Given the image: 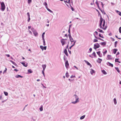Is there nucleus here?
Instances as JSON below:
<instances>
[{
	"label": "nucleus",
	"mask_w": 121,
	"mask_h": 121,
	"mask_svg": "<svg viewBox=\"0 0 121 121\" xmlns=\"http://www.w3.org/2000/svg\"><path fill=\"white\" fill-rule=\"evenodd\" d=\"M96 30L98 32H100L103 33H104V32L102 30H101L99 28H98Z\"/></svg>",
	"instance_id": "6ab92c4d"
},
{
	"label": "nucleus",
	"mask_w": 121,
	"mask_h": 121,
	"mask_svg": "<svg viewBox=\"0 0 121 121\" xmlns=\"http://www.w3.org/2000/svg\"><path fill=\"white\" fill-rule=\"evenodd\" d=\"M102 13L104 15L106 14V13L104 11V10H103V11L102 12Z\"/></svg>",
	"instance_id": "4d7b16f0"
},
{
	"label": "nucleus",
	"mask_w": 121,
	"mask_h": 121,
	"mask_svg": "<svg viewBox=\"0 0 121 121\" xmlns=\"http://www.w3.org/2000/svg\"><path fill=\"white\" fill-rule=\"evenodd\" d=\"M44 5L45 6H47L48 5L47 3L46 2H45L44 3Z\"/></svg>",
	"instance_id": "bf43d9fd"
},
{
	"label": "nucleus",
	"mask_w": 121,
	"mask_h": 121,
	"mask_svg": "<svg viewBox=\"0 0 121 121\" xmlns=\"http://www.w3.org/2000/svg\"><path fill=\"white\" fill-rule=\"evenodd\" d=\"M91 71H90V73L91 74H92L93 73H95V71L92 69H91Z\"/></svg>",
	"instance_id": "2f4dec72"
},
{
	"label": "nucleus",
	"mask_w": 121,
	"mask_h": 121,
	"mask_svg": "<svg viewBox=\"0 0 121 121\" xmlns=\"http://www.w3.org/2000/svg\"><path fill=\"white\" fill-rule=\"evenodd\" d=\"M73 96H74L76 100L75 101L72 102L71 103L73 104H75L79 102V98L78 96L76 95H74Z\"/></svg>",
	"instance_id": "f257e3e1"
},
{
	"label": "nucleus",
	"mask_w": 121,
	"mask_h": 121,
	"mask_svg": "<svg viewBox=\"0 0 121 121\" xmlns=\"http://www.w3.org/2000/svg\"><path fill=\"white\" fill-rule=\"evenodd\" d=\"M4 93L5 96H7L8 95V93L7 92L4 91Z\"/></svg>",
	"instance_id": "a19ab883"
},
{
	"label": "nucleus",
	"mask_w": 121,
	"mask_h": 121,
	"mask_svg": "<svg viewBox=\"0 0 121 121\" xmlns=\"http://www.w3.org/2000/svg\"><path fill=\"white\" fill-rule=\"evenodd\" d=\"M92 48H90L89 49V50L90 51V52H88L90 53L91 52V51H92Z\"/></svg>",
	"instance_id": "864d4df0"
},
{
	"label": "nucleus",
	"mask_w": 121,
	"mask_h": 121,
	"mask_svg": "<svg viewBox=\"0 0 121 121\" xmlns=\"http://www.w3.org/2000/svg\"><path fill=\"white\" fill-rule=\"evenodd\" d=\"M28 73H32L33 72L32 71L31 69L28 70Z\"/></svg>",
	"instance_id": "f704fd0d"
},
{
	"label": "nucleus",
	"mask_w": 121,
	"mask_h": 121,
	"mask_svg": "<svg viewBox=\"0 0 121 121\" xmlns=\"http://www.w3.org/2000/svg\"><path fill=\"white\" fill-rule=\"evenodd\" d=\"M15 77L16 78H22L23 77L20 75H17L15 76Z\"/></svg>",
	"instance_id": "412c9836"
},
{
	"label": "nucleus",
	"mask_w": 121,
	"mask_h": 121,
	"mask_svg": "<svg viewBox=\"0 0 121 121\" xmlns=\"http://www.w3.org/2000/svg\"><path fill=\"white\" fill-rule=\"evenodd\" d=\"M47 10L48 11H49L50 12H51V13H53V12L52 11V10H50L48 8H47Z\"/></svg>",
	"instance_id": "ea45409f"
},
{
	"label": "nucleus",
	"mask_w": 121,
	"mask_h": 121,
	"mask_svg": "<svg viewBox=\"0 0 121 121\" xmlns=\"http://www.w3.org/2000/svg\"><path fill=\"white\" fill-rule=\"evenodd\" d=\"M112 58L111 57V56L110 55H107V57L106 58L107 60H112Z\"/></svg>",
	"instance_id": "ddd939ff"
},
{
	"label": "nucleus",
	"mask_w": 121,
	"mask_h": 121,
	"mask_svg": "<svg viewBox=\"0 0 121 121\" xmlns=\"http://www.w3.org/2000/svg\"><path fill=\"white\" fill-rule=\"evenodd\" d=\"M98 41V40L97 39H94V42H96Z\"/></svg>",
	"instance_id": "09e8293b"
},
{
	"label": "nucleus",
	"mask_w": 121,
	"mask_h": 121,
	"mask_svg": "<svg viewBox=\"0 0 121 121\" xmlns=\"http://www.w3.org/2000/svg\"><path fill=\"white\" fill-rule=\"evenodd\" d=\"M76 42V40H74V42H73V44H72V45L70 47H69V49H71L72 48L74 45L75 44V43Z\"/></svg>",
	"instance_id": "9b49d317"
},
{
	"label": "nucleus",
	"mask_w": 121,
	"mask_h": 121,
	"mask_svg": "<svg viewBox=\"0 0 121 121\" xmlns=\"http://www.w3.org/2000/svg\"><path fill=\"white\" fill-rule=\"evenodd\" d=\"M61 43H62V45L63 46L65 44V41L63 39H62L60 41Z\"/></svg>",
	"instance_id": "f8f14e48"
},
{
	"label": "nucleus",
	"mask_w": 121,
	"mask_h": 121,
	"mask_svg": "<svg viewBox=\"0 0 121 121\" xmlns=\"http://www.w3.org/2000/svg\"><path fill=\"white\" fill-rule=\"evenodd\" d=\"M65 75L66 77L67 78H68L69 77V75H68V72H67L65 74Z\"/></svg>",
	"instance_id": "a18cd8bd"
},
{
	"label": "nucleus",
	"mask_w": 121,
	"mask_h": 121,
	"mask_svg": "<svg viewBox=\"0 0 121 121\" xmlns=\"http://www.w3.org/2000/svg\"><path fill=\"white\" fill-rule=\"evenodd\" d=\"M119 32L121 33V27H119Z\"/></svg>",
	"instance_id": "3c124183"
},
{
	"label": "nucleus",
	"mask_w": 121,
	"mask_h": 121,
	"mask_svg": "<svg viewBox=\"0 0 121 121\" xmlns=\"http://www.w3.org/2000/svg\"><path fill=\"white\" fill-rule=\"evenodd\" d=\"M116 11L117 13H118L120 16H121V12L117 10H116Z\"/></svg>",
	"instance_id": "bb28decb"
},
{
	"label": "nucleus",
	"mask_w": 121,
	"mask_h": 121,
	"mask_svg": "<svg viewBox=\"0 0 121 121\" xmlns=\"http://www.w3.org/2000/svg\"><path fill=\"white\" fill-rule=\"evenodd\" d=\"M104 20L103 19V18H102L101 16H100V23H102L103 22Z\"/></svg>",
	"instance_id": "a211bd4d"
},
{
	"label": "nucleus",
	"mask_w": 121,
	"mask_h": 121,
	"mask_svg": "<svg viewBox=\"0 0 121 121\" xmlns=\"http://www.w3.org/2000/svg\"><path fill=\"white\" fill-rule=\"evenodd\" d=\"M102 23H99V26L100 27L101 29H104V30H105L106 28H107V26H105V27L104 28L103 27H102Z\"/></svg>",
	"instance_id": "423d86ee"
},
{
	"label": "nucleus",
	"mask_w": 121,
	"mask_h": 121,
	"mask_svg": "<svg viewBox=\"0 0 121 121\" xmlns=\"http://www.w3.org/2000/svg\"><path fill=\"white\" fill-rule=\"evenodd\" d=\"M74 67H75V68H76L77 69V70L78 69V68L77 67H76L75 66H74Z\"/></svg>",
	"instance_id": "e2e57ef3"
},
{
	"label": "nucleus",
	"mask_w": 121,
	"mask_h": 121,
	"mask_svg": "<svg viewBox=\"0 0 121 121\" xmlns=\"http://www.w3.org/2000/svg\"><path fill=\"white\" fill-rule=\"evenodd\" d=\"M45 34V32H43V33L42 35V39L43 38H44V35Z\"/></svg>",
	"instance_id": "4c0bfd02"
},
{
	"label": "nucleus",
	"mask_w": 121,
	"mask_h": 121,
	"mask_svg": "<svg viewBox=\"0 0 121 121\" xmlns=\"http://www.w3.org/2000/svg\"><path fill=\"white\" fill-rule=\"evenodd\" d=\"M70 6L71 7V9L73 11L74 10V9L71 6V5H70Z\"/></svg>",
	"instance_id": "603ef678"
},
{
	"label": "nucleus",
	"mask_w": 121,
	"mask_h": 121,
	"mask_svg": "<svg viewBox=\"0 0 121 121\" xmlns=\"http://www.w3.org/2000/svg\"><path fill=\"white\" fill-rule=\"evenodd\" d=\"M92 55H93L94 56V57L96 58V54H95V52H94L92 54Z\"/></svg>",
	"instance_id": "c85d7f7f"
},
{
	"label": "nucleus",
	"mask_w": 121,
	"mask_h": 121,
	"mask_svg": "<svg viewBox=\"0 0 121 121\" xmlns=\"http://www.w3.org/2000/svg\"><path fill=\"white\" fill-rule=\"evenodd\" d=\"M42 39L43 40V45L44 46H45L46 45V43L45 41L44 38H43Z\"/></svg>",
	"instance_id": "72a5a7b5"
},
{
	"label": "nucleus",
	"mask_w": 121,
	"mask_h": 121,
	"mask_svg": "<svg viewBox=\"0 0 121 121\" xmlns=\"http://www.w3.org/2000/svg\"><path fill=\"white\" fill-rule=\"evenodd\" d=\"M102 60V59L99 58L98 60H97V61L99 63H100Z\"/></svg>",
	"instance_id": "dca6fc26"
},
{
	"label": "nucleus",
	"mask_w": 121,
	"mask_h": 121,
	"mask_svg": "<svg viewBox=\"0 0 121 121\" xmlns=\"http://www.w3.org/2000/svg\"><path fill=\"white\" fill-rule=\"evenodd\" d=\"M69 65L68 61V60H66L65 62V66L67 69L68 68Z\"/></svg>",
	"instance_id": "0eeeda50"
},
{
	"label": "nucleus",
	"mask_w": 121,
	"mask_h": 121,
	"mask_svg": "<svg viewBox=\"0 0 121 121\" xmlns=\"http://www.w3.org/2000/svg\"><path fill=\"white\" fill-rule=\"evenodd\" d=\"M105 20L104 19L103 24V25H102L103 27H104L105 26Z\"/></svg>",
	"instance_id": "79ce46f5"
},
{
	"label": "nucleus",
	"mask_w": 121,
	"mask_h": 121,
	"mask_svg": "<svg viewBox=\"0 0 121 121\" xmlns=\"http://www.w3.org/2000/svg\"><path fill=\"white\" fill-rule=\"evenodd\" d=\"M27 15L28 16V22H29L30 20V15L29 12H28L27 13Z\"/></svg>",
	"instance_id": "39448f33"
},
{
	"label": "nucleus",
	"mask_w": 121,
	"mask_h": 121,
	"mask_svg": "<svg viewBox=\"0 0 121 121\" xmlns=\"http://www.w3.org/2000/svg\"><path fill=\"white\" fill-rule=\"evenodd\" d=\"M95 33L97 35H98V33L97 31H95Z\"/></svg>",
	"instance_id": "774afa93"
},
{
	"label": "nucleus",
	"mask_w": 121,
	"mask_h": 121,
	"mask_svg": "<svg viewBox=\"0 0 121 121\" xmlns=\"http://www.w3.org/2000/svg\"><path fill=\"white\" fill-rule=\"evenodd\" d=\"M67 42H68L67 45H69V40H67Z\"/></svg>",
	"instance_id": "69168bd1"
},
{
	"label": "nucleus",
	"mask_w": 121,
	"mask_h": 121,
	"mask_svg": "<svg viewBox=\"0 0 121 121\" xmlns=\"http://www.w3.org/2000/svg\"><path fill=\"white\" fill-rule=\"evenodd\" d=\"M84 62L87 64V65H91V64L87 61L86 60H84Z\"/></svg>",
	"instance_id": "b1692460"
},
{
	"label": "nucleus",
	"mask_w": 121,
	"mask_h": 121,
	"mask_svg": "<svg viewBox=\"0 0 121 121\" xmlns=\"http://www.w3.org/2000/svg\"><path fill=\"white\" fill-rule=\"evenodd\" d=\"M64 52L65 55L67 56H68V54L67 52V51L66 49H64Z\"/></svg>",
	"instance_id": "2eb2a0df"
},
{
	"label": "nucleus",
	"mask_w": 121,
	"mask_h": 121,
	"mask_svg": "<svg viewBox=\"0 0 121 121\" xmlns=\"http://www.w3.org/2000/svg\"><path fill=\"white\" fill-rule=\"evenodd\" d=\"M120 54V53L119 52H117V54L116 55V56H117V55H119Z\"/></svg>",
	"instance_id": "338daca9"
},
{
	"label": "nucleus",
	"mask_w": 121,
	"mask_h": 121,
	"mask_svg": "<svg viewBox=\"0 0 121 121\" xmlns=\"http://www.w3.org/2000/svg\"><path fill=\"white\" fill-rule=\"evenodd\" d=\"M1 10L2 11H4L5 9V5L4 2H2L1 3Z\"/></svg>",
	"instance_id": "7ed1b4c3"
},
{
	"label": "nucleus",
	"mask_w": 121,
	"mask_h": 121,
	"mask_svg": "<svg viewBox=\"0 0 121 121\" xmlns=\"http://www.w3.org/2000/svg\"><path fill=\"white\" fill-rule=\"evenodd\" d=\"M100 47L99 44L98 43H96L94 44V48L96 49L99 48Z\"/></svg>",
	"instance_id": "20e7f679"
},
{
	"label": "nucleus",
	"mask_w": 121,
	"mask_h": 121,
	"mask_svg": "<svg viewBox=\"0 0 121 121\" xmlns=\"http://www.w3.org/2000/svg\"><path fill=\"white\" fill-rule=\"evenodd\" d=\"M28 105V104H27L24 107V108H23V111H24L25 109V108H26V107Z\"/></svg>",
	"instance_id": "13d9d810"
},
{
	"label": "nucleus",
	"mask_w": 121,
	"mask_h": 121,
	"mask_svg": "<svg viewBox=\"0 0 121 121\" xmlns=\"http://www.w3.org/2000/svg\"><path fill=\"white\" fill-rule=\"evenodd\" d=\"M40 48L42 50H43L44 49V50H46V49L47 47L46 46L43 47L42 46H40Z\"/></svg>",
	"instance_id": "1a4fd4ad"
},
{
	"label": "nucleus",
	"mask_w": 121,
	"mask_h": 121,
	"mask_svg": "<svg viewBox=\"0 0 121 121\" xmlns=\"http://www.w3.org/2000/svg\"><path fill=\"white\" fill-rule=\"evenodd\" d=\"M39 109L41 111H42L43 110V106L42 105L41 106L40 108H39Z\"/></svg>",
	"instance_id": "473e14b6"
},
{
	"label": "nucleus",
	"mask_w": 121,
	"mask_h": 121,
	"mask_svg": "<svg viewBox=\"0 0 121 121\" xmlns=\"http://www.w3.org/2000/svg\"><path fill=\"white\" fill-rule=\"evenodd\" d=\"M7 70V69L6 68L5 70L3 72V73H4Z\"/></svg>",
	"instance_id": "5fc2aeb1"
},
{
	"label": "nucleus",
	"mask_w": 121,
	"mask_h": 121,
	"mask_svg": "<svg viewBox=\"0 0 121 121\" xmlns=\"http://www.w3.org/2000/svg\"><path fill=\"white\" fill-rule=\"evenodd\" d=\"M31 30L32 31L33 34L35 36H36L38 35V33L36 30L34 28H31Z\"/></svg>",
	"instance_id": "f03ea898"
},
{
	"label": "nucleus",
	"mask_w": 121,
	"mask_h": 121,
	"mask_svg": "<svg viewBox=\"0 0 121 121\" xmlns=\"http://www.w3.org/2000/svg\"><path fill=\"white\" fill-rule=\"evenodd\" d=\"M32 1V0H28V4H30Z\"/></svg>",
	"instance_id": "de8ad7c7"
},
{
	"label": "nucleus",
	"mask_w": 121,
	"mask_h": 121,
	"mask_svg": "<svg viewBox=\"0 0 121 121\" xmlns=\"http://www.w3.org/2000/svg\"><path fill=\"white\" fill-rule=\"evenodd\" d=\"M70 41L71 42V43L72 42H74V40H73V39L72 38V37L69 38Z\"/></svg>",
	"instance_id": "cd10ccee"
},
{
	"label": "nucleus",
	"mask_w": 121,
	"mask_h": 121,
	"mask_svg": "<svg viewBox=\"0 0 121 121\" xmlns=\"http://www.w3.org/2000/svg\"><path fill=\"white\" fill-rule=\"evenodd\" d=\"M94 35L95 37V38H96V39H97L101 40V38H99L97 37L96 36H95V34H94Z\"/></svg>",
	"instance_id": "37998d69"
},
{
	"label": "nucleus",
	"mask_w": 121,
	"mask_h": 121,
	"mask_svg": "<svg viewBox=\"0 0 121 121\" xmlns=\"http://www.w3.org/2000/svg\"><path fill=\"white\" fill-rule=\"evenodd\" d=\"M75 77V76H74L72 75L70 77V78H74Z\"/></svg>",
	"instance_id": "6e6d98bb"
},
{
	"label": "nucleus",
	"mask_w": 121,
	"mask_h": 121,
	"mask_svg": "<svg viewBox=\"0 0 121 121\" xmlns=\"http://www.w3.org/2000/svg\"><path fill=\"white\" fill-rule=\"evenodd\" d=\"M107 52V50L105 49H104L103 50V55L104 56L105 54Z\"/></svg>",
	"instance_id": "4468645a"
},
{
	"label": "nucleus",
	"mask_w": 121,
	"mask_h": 121,
	"mask_svg": "<svg viewBox=\"0 0 121 121\" xmlns=\"http://www.w3.org/2000/svg\"><path fill=\"white\" fill-rule=\"evenodd\" d=\"M106 64L107 65L110 66H111L112 67H113V64L110 63L109 62H107Z\"/></svg>",
	"instance_id": "6e6552de"
},
{
	"label": "nucleus",
	"mask_w": 121,
	"mask_h": 121,
	"mask_svg": "<svg viewBox=\"0 0 121 121\" xmlns=\"http://www.w3.org/2000/svg\"><path fill=\"white\" fill-rule=\"evenodd\" d=\"M106 42H104L100 43L99 44L102 45L104 46L106 45Z\"/></svg>",
	"instance_id": "f3484780"
},
{
	"label": "nucleus",
	"mask_w": 121,
	"mask_h": 121,
	"mask_svg": "<svg viewBox=\"0 0 121 121\" xmlns=\"http://www.w3.org/2000/svg\"><path fill=\"white\" fill-rule=\"evenodd\" d=\"M99 36L101 37V38H104V37L103 36H102L101 35V34L100 33H99Z\"/></svg>",
	"instance_id": "49530a36"
},
{
	"label": "nucleus",
	"mask_w": 121,
	"mask_h": 121,
	"mask_svg": "<svg viewBox=\"0 0 121 121\" xmlns=\"http://www.w3.org/2000/svg\"><path fill=\"white\" fill-rule=\"evenodd\" d=\"M119 59L118 58H116L115 60V61L116 62H118L119 63H121V62L118 61Z\"/></svg>",
	"instance_id": "e433bc0d"
},
{
	"label": "nucleus",
	"mask_w": 121,
	"mask_h": 121,
	"mask_svg": "<svg viewBox=\"0 0 121 121\" xmlns=\"http://www.w3.org/2000/svg\"><path fill=\"white\" fill-rule=\"evenodd\" d=\"M22 64L23 66L25 67H27V64H26L24 62H22L21 63Z\"/></svg>",
	"instance_id": "5701e85b"
},
{
	"label": "nucleus",
	"mask_w": 121,
	"mask_h": 121,
	"mask_svg": "<svg viewBox=\"0 0 121 121\" xmlns=\"http://www.w3.org/2000/svg\"><path fill=\"white\" fill-rule=\"evenodd\" d=\"M96 53L97 54L99 55V57H102V54L101 53V52L100 51L97 52H96Z\"/></svg>",
	"instance_id": "9d476101"
},
{
	"label": "nucleus",
	"mask_w": 121,
	"mask_h": 121,
	"mask_svg": "<svg viewBox=\"0 0 121 121\" xmlns=\"http://www.w3.org/2000/svg\"><path fill=\"white\" fill-rule=\"evenodd\" d=\"M85 115H83L82 116H81L80 118V119H81V120H82V119H83L85 117Z\"/></svg>",
	"instance_id": "7c9ffc66"
},
{
	"label": "nucleus",
	"mask_w": 121,
	"mask_h": 121,
	"mask_svg": "<svg viewBox=\"0 0 121 121\" xmlns=\"http://www.w3.org/2000/svg\"><path fill=\"white\" fill-rule=\"evenodd\" d=\"M63 59L65 61L67 58L65 56V55H64L63 57Z\"/></svg>",
	"instance_id": "c03bdc74"
},
{
	"label": "nucleus",
	"mask_w": 121,
	"mask_h": 121,
	"mask_svg": "<svg viewBox=\"0 0 121 121\" xmlns=\"http://www.w3.org/2000/svg\"><path fill=\"white\" fill-rule=\"evenodd\" d=\"M42 84V86H43V88H46V86H44L43 85V84Z\"/></svg>",
	"instance_id": "052dcab7"
},
{
	"label": "nucleus",
	"mask_w": 121,
	"mask_h": 121,
	"mask_svg": "<svg viewBox=\"0 0 121 121\" xmlns=\"http://www.w3.org/2000/svg\"><path fill=\"white\" fill-rule=\"evenodd\" d=\"M115 69L118 73H120V71L119 70L118 68V67H115Z\"/></svg>",
	"instance_id": "c9c22d12"
},
{
	"label": "nucleus",
	"mask_w": 121,
	"mask_h": 121,
	"mask_svg": "<svg viewBox=\"0 0 121 121\" xmlns=\"http://www.w3.org/2000/svg\"><path fill=\"white\" fill-rule=\"evenodd\" d=\"M114 103L115 105H116L117 104V102L116 98H114L113 99Z\"/></svg>",
	"instance_id": "393cba45"
},
{
	"label": "nucleus",
	"mask_w": 121,
	"mask_h": 121,
	"mask_svg": "<svg viewBox=\"0 0 121 121\" xmlns=\"http://www.w3.org/2000/svg\"><path fill=\"white\" fill-rule=\"evenodd\" d=\"M68 51L69 53L71 54V51H70L69 50V49H68Z\"/></svg>",
	"instance_id": "0e129e2a"
},
{
	"label": "nucleus",
	"mask_w": 121,
	"mask_h": 121,
	"mask_svg": "<svg viewBox=\"0 0 121 121\" xmlns=\"http://www.w3.org/2000/svg\"><path fill=\"white\" fill-rule=\"evenodd\" d=\"M118 43L117 41H116L114 43V47L115 48L117 47V44Z\"/></svg>",
	"instance_id": "58836bf2"
},
{
	"label": "nucleus",
	"mask_w": 121,
	"mask_h": 121,
	"mask_svg": "<svg viewBox=\"0 0 121 121\" xmlns=\"http://www.w3.org/2000/svg\"><path fill=\"white\" fill-rule=\"evenodd\" d=\"M68 36H69V38L72 37L71 36V35L70 33H69V34L68 35Z\"/></svg>",
	"instance_id": "680f3d73"
},
{
	"label": "nucleus",
	"mask_w": 121,
	"mask_h": 121,
	"mask_svg": "<svg viewBox=\"0 0 121 121\" xmlns=\"http://www.w3.org/2000/svg\"><path fill=\"white\" fill-rule=\"evenodd\" d=\"M45 70H43L42 71V73L44 76H45L44 71Z\"/></svg>",
	"instance_id": "8fccbe9b"
},
{
	"label": "nucleus",
	"mask_w": 121,
	"mask_h": 121,
	"mask_svg": "<svg viewBox=\"0 0 121 121\" xmlns=\"http://www.w3.org/2000/svg\"><path fill=\"white\" fill-rule=\"evenodd\" d=\"M102 73L104 74H107V73L106 72L105 70H102Z\"/></svg>",
	"instance_id": "c756f323"
},
{
	"label": "nucleus",
	"mask_w": 121,
	"mask_h": 121,
	"mask_svg": "<svg viewBox=\"0 0 121 121\" xmlns=\"http://www.w3.org/2000/svg\"><path fill=\"white\" fill-rule=\"evenodd\" d=\"M42 67L43 68V70H45L46 67V65H42Z\"/></svg>",
	"instance_id": "a878e982"
},
{
	"label": "nucleus",
	"mask_w": 121,
	"mask_h": 121,
	"mask_svg": "<svg viewBox=\"0 0 121 121\" xmlns=\"http://www.w3.org/2000/svg\"><path fill=\"white\" fill-rule=\"evenodd\" d=\"M117 51V49H114L113 50V52L115 54Z\"/></svg>",
	"instance_id": "4be33fe9"
},
{
	"label": "nucleus",
	"mask_w": 121,
	"mask_h": 121,
	"mask_svg": "<svg viewBox=\"0 0 121 121\" xmlns=\"http://www.w3.org/2000/svg\"><path fill=\"white\" fill-rule=\"evenodd\" d=\"M10 61L12 62L13 63V64L15 66L17 67L18 66L17 65L16 63H15V62H14L13 61L10 60Z\"/></svg>",
	"instance_id": "aec40b11"
}]
</instances>
